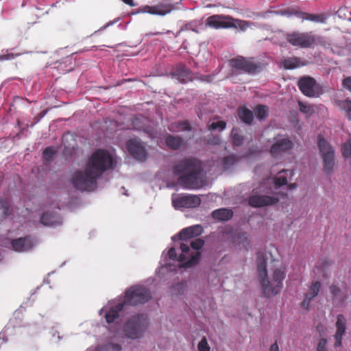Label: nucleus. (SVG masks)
<instances>
[{"instance_id": "obj_1", "label": "nucleus", "mask_w": 351, "mask_h": 351, "mask_svg": "<svg viewBox=\"0 0 351 351\" xmlns=\"http://www.w3.org/2000/svg\"><path fill=\"white\" fill-rule=\"evenodd\" d=\"M257 271L264 294L267 297L278 294L285 278V267L282 263L273 260L270 254L260 253L257 257Z\"/></svg>"}, {"instance_id": "obj_2", "label": "nucleus", "mask_w": 351, "mask_h": 351, "mask_svg": "<svg viewBox=\"0 0 351 351\" xmlns=\"http://www.w3.org/2000/svg\"><path fill=\"white\" fill-rule=\"evenodd\" d=\"M110 164V152L97 149L87 162L84 171L74 173L71 184L81 191H93L97 188V179L107 169Z\"/></svg>"}, {"instance_id": "obj_3", "label": "nucleus", "mask_w": 351, "mask_h": 351, "mask_svg": "<svg viewBox=\"0 0 351 351\" xmlns=\"http://www.w3.org/2000/svg\"><path fill=\"white\" fill-rule=\"evenodd\" d=\"M175 173L180 175V182L187 189H199L206 180L201 163L193 158L186 159L175 167Z\"/></svg>"}, {"instance_id": "obj_4", "label": "nucleus", "mask_w": 351, "mask_h": 351, "mask_svg": "<svg viewBox=\"0 0 351 351\" xmlns=\"http://www.w3.org/2000/svg\"><path fill=\"white\" fill-rule=\"evenodd\" d=\"M288 176H292V172L285 170L281 171L275 178L268 179L266 182L261 186L258 191L255 192V194L250 197V205L253 207H263L276 204L278 201V198L267 195L270 191H272L271 187H269L268 185L272 184L274 188L277 189L278 187L287 184V177Z\"/></svg>"}, {"instance_id": "obj_5", "label": "nucleus", "mask_w": 351, "mask_h": 351, "mask_svg": "<svg viewBox=\"0 0 351 351\" xmlns=\"http://www.w3.org/2000/svg\"><path fill=\"white\" fill-rule=\"evenodd\" d=\"M204 243V241L201 239L192 241L189 244L183 242L180 244L179 254L173 247L169 249L167 254L171 260L179 262L180 267H191L198 263L200 258V253L198 250L202 247Z\"/></svg>"}, {"instance_id": "obj_6", "label": "nucleus", "mask_w": 351, "mask_h": 351, "mask_svg": "<svg viewBox=\"0 0 351 351\" xmlns=\"http://www.w3.org/2000/svg\"><path fill=\"white\" fill-rule=\"evenodd\" d=\"M151 298V294L149 290H147L144 286L135 285L128 289L124 296V300L123 302L118 303L117 304H113V306H116L117 311H120L123 308L124 305H132L135 306L139 304H143L149 301ZM117 313V311H116ZM117 313L114 311L111 310V330L114 328L113 319L115 318Z\"/></svg>"}, {"instance_id": "obj_7", "label": "nucleus", "mask_w": 351, "mask_h": 351, "mask_svg": "<svg viewBox=\"0 0 351 351\" xmlns=\"http://www.w3.org/2000/svg\"><path fill=\"white\" fill-rule=\"evenodd\" d=\"M250 23L246 21L234 19L227 15H213L208 17L206 23L205 27H209L214 29L219 28H237L242 31H245L250 27Z\"/></svg>"}, {"instance_id": "obj_8", "label": "nucleus", "mask_w": 351, "mask_h": 351, "mask_svg": "<svg viewBox=\"0 0 351 351\" xmlns=\"http://www.w3.org/2000/svg\"><path fill=\"white\" fill-rule=\"evenodd\" d=\"M317 145L323 162V170L327 175H330L336 168L334 148L322 136L318 137Z\"/></svg>"}, {"instance_id": "obj_9", "label": "nucleus", "mask_w": 351, "mask_h": 351, "mask_svg": "<svg viewBox=\"0 0 351 351\" xmlns=\"http://www.w3.org/2000/svg\"><path fill=\"white\" fill-rule=\"evenodd\" d=\"M147 326V318L145 315L133 316L125 324V335L130 339H136L143 337Z\"/></svg>"}, {"instance_id": "obj_10", "label": "nucleus", "mask_w": 351, "mask_h": 351, "mask_svg": "<svg viewBox=\"0 0 351 351\" xmlns=\"http://www.w3.org/2000/svg\"><path fill=\"white\" fill-rule=\"evenodd\" d=\"M171 201L176 209L193 208L201 203L199 197L194 195L173 194Z\"/></svg>"}, {"instance_id": "obj_11", "label": "nucleus", "mask_w": 351, "mask_h": 351, "mask_svg": "<svg viewBox=\"0 0 351 351\" xmlns=\"http://www.w3.org/2000/svg\"><path fill=\"white\" fill-rule=\"evenodd\" d=\"M298 86L302 93L308 97H318L322 93L320 86L311 77L301 78Z\"/></svg>"}, {"instance_id": "obj_12", "label": "nucleus", "mask_w": 351, "mask_h": 351, "mask_svg": "<svg viewBox=\"0 0 351 351\" xmlns=\"http://www.w3.org/2000/svg\"><path fill=\"white\" fill-rule=\"evenodd\" d=\"M316 37L311 33L294 32L287 36V41L293 46L302 48L311 47Z\"/></svg>"}, {"instance_id": "obj_13", "label": "nucleus", "mask_w": 351, "mask_h": 351, "mask_svg": "<svg viewBox=\"0 0 351 351\" xmlns=\"http://www.w3.org/2000/svg\"><path fill=\"white\" fill-rule=\"evenodd\" d=\"M128 149L130 154L138 160L144 161L147 158V149L139 139L130 140L128 142Z\"/></svg>"}, {"instance_id": "obj_14", "label": "nucleus", "mask_w": 351, "mask_h": 351, "mask_svg": "<svg viewBox=\"0 0 351 351\" xmlns=\"http://www.w3.org/2000/svg\"><path fill=\"white\" fill-rule=\"evenodd\" d=\"M230 65L236 71L253 73L255 71L256 65L249 60H246L243 57H238L230 60Z\"/></svg>"}, {"instance_id": "obj_15", "label": "nucleus", "mask_w": 351, "mask_h": 351, "mask_svg": "<svg viewBox=\"0 0 351 351\" xmlns=\"http://www.w3.org/2000/svg\"><path fill=\"white\" fill-rule=\"evenodd\" d=\"M173 10H174V6L173 5L165 3L155 6L145 5L140 10L139 12L165 16L170 13Z\"/></svg>"}, {"instance_id": "obj_16", "label": "nucleus", "mask_w": 351, "mask_h": 351, "mask_svg": "<svg viewBox=\"0 0 351 351\" xmlns=\"http://www.w3.org/2000/svg\"><path fill=\"white\" fill-rule=\"evenodd\" d=\"M11 245L14 251L21 252L31 250L34 246V242L30 236H26L13 239Z\"/></svg>"}, {"instance_id": "obj_17", "label": "nucleus", "mask_w": 351, "mask_h": 351, "mask_svg": "<svg viewBox=\"0 0 351 351\" xmlns=\"http://www.w3.org/2000/svg\"><path fill=\"white\" fill-rule=\"evenodd\" d=\"M346 319L344 317V316L342 315H339L337 316V320L335 324L337 331L335 335V346L336 347H339L341 346V338L346 331Z\"/></svg>"}, {"instance_id": "obj_18", "label": "nucleus", "mask_w": 351, "mask_h": 351, "mask_svg": "<svg viewBox=\"0 0 351 351\" xmlns=\"http://www.w3.org/2000/svg\"><path fill=\"white\" fill-rule=\"evenodd\" d=\"M293 146L292 142L285 138H279L272 145L270 152L272 154H278V153L290 149Z\"/></svg>"}, {"instance_id": "obj_19", "label": "nucleus", "mask_w": 351, "mask_h": 351, "mask_svg": "<svg viewBox=\"0 0 351 351\" xmlns=\"http://www.w3.org/2000/svg\"><path fill=\"white\" fill-rule=\"evenodd\" d=\"M203 232L201 225H194L182 230L180 232V239L188 240L192 237L200 235Z\"/></svg>"}, {"instance_id": "obj_20", "label": "nucleus", "mask_w": 351, "mask_h": 351, "mask_svg": "<svg viewBox=\"0 0 351 351\" xmlns=\"http://www.w3.org/2000/svg\"><path fill=\"white\" fill-rule=\"evenodd\" d=\"M281 15L291 16L292 14H295L298 17L302 19V20H308L311 21L316 22V23H324L325 18L322 15H314V14H308L302 12H295L294 13L290 12H280Z\"/></svg>"}, {"instance_id": "obj_21", "label": "nucleus", "mask_w": 351, "mask_h": 351, "mask_svg": "<svg viewBox=\"0 0 351 351\" xmlns=\"http://www.w3.org/2000/svg\"><path fill=\"white\" fill-rule=\"evenodd\" d=\"M321 285L319 282H315L312 284L309 290L306 294L305 300L302 302L303 308L308 309L309 307L310 301L316 297L319 291Z\"/></svg>"}, {"instance_id": "obj_22", "label": "nucleus", "mask_w": 351, "mask_h": 351, "mask_svg": "<svg viewBox=\"0 0 351 351\" xmlns=\"http://www.w3.org/2000/svg\"><path fill=\"white\" fill-rule=\"evenodd\" d=\"M173 73L180 82L183 83L192 79L190 71L182 64L178 65L173 71Z\"/></svg>"}, {"instance_id": "obj_23", "label": "nucleus", "mask_w": 351, "mask_h": 351, "mask_svg": "<svg viewBox=\"0 0 351 351\" xmlns=\"http://www.w3.org/2000/svg\"><path fill=\"white\" fill-rule=\"evenodd\" d=\"M40 223L44 226H53L60 223V216L53 212L44 213L40 217Z\"/></svg>"}, {"instance_id": "obj_24", "label": "nucleus", "mask_w": 351, "mask_h": 351, "mask_svg": "<svg viewBox=\"0 0 351 351\" xmlns=\"http://www.w3.org/2000/svg\"><path fill=\"white\" fill-rule=\"evenodd\" d=\"M232 216V210L227 208H220L213 212V218L218 220L226 221L229 219Z\"/></svg>"}, {"instance_id": "obj_25", "label": "nucleus", "mask_w": 351, "mask_h": 351, "mask_svg": "<svg viewBox=\"0 0 351 351\" xmlns=\"http://www.w3.org/2000/svg\"><path fill=\"white\" fill-rule=\"evenodd\" d=\"M166 145L171 149H178L183 144V140L178 136L168 135L165 138Z\"/></svg>"}, {"instance_id": "obj_26", "label": "nucleus", "mask_w": 351, "mask_h": 351, "mask_svg": "<svg viewBox=\"0 0 351 351\" xmlns=\"http://www.w3.org/2000/svg\"><path fill=\"white\" fill-rule=\"evenodd\" d=\"M337 106L344 113L345 116L348 119H351V101L348 99L338 101Z\"/></svg>"}, {"instance_id": "obj_27", "label": "nucleus", "mask_w": 351, "mask_h": 351, "mask_svg": "<svg viewBox=\"0 0 351 351\" xmlns=\"http://www.w3.org/2000/svg\"><path fill=\"white\" fill-rule=\"evenodd\" d=\"M1 203V209L2 210V216L4 218H6L13 213V208L12 205L9 202L8 200L1 199L0 201Z\"/></svg>"}, {"instance_id": "obj_28", "label": "nucleus", "mask_w": 351, "mask_h": 351, "mask_svg": "<svg viewBox=\"0 0 351 351\" xmlns=\"http://www.w3.org/2000/svg\"><path fill=\"white\" fill-rule=\"evenodd\" d=\"M239 118L246 123H250L253 119V114L252 111L245 108H241L239 111Z\"/></svg>"}, {"instance_id": "obj_29", "label": "nucleus", "mask_w": 351, "mask_h": 351, "mask_svg": "<svg viewBox=\"0 0 351 351\" xmlns=\"http://www.w3.org/2000/svg\"><path fill=\"white\" fill-rule=\"evenodd\" d=\"M205 28V25L203 23L198 21H194L187 24L185 26V29L189 30H192L195 32L199 33L201 31L204 30Z\"/></svg>"}, {"instance_id": "obj_30", "label": "nucleus", "mask_w": 351, "mask_h": 351, "mask_svg": "<svg viewBox=\"0 0 351 351\" xmlns=\"http://www.w3.org/2000/svg\"><path fill=\"white\" fill-rule=\"evenodd\" d=\"M300 110L306 117H310L315 112V107L306 103H299Z\"/></svg>"}, {"instance_id": "obj_31", "label": "nucleus", "mask_w": 351, "mask_h": 351, "mask_svg": "<svg viewBox=\"0 0 351 351\" xmlns=\"http://www.w3.org/2000/svg\"><path fill=\"white\" fill-rule=\"evenodd\" d=\"M283 64L285 68L287 69H293L300 66V61L298 58H292L284 60Z\"/></svg>"}, {"instance_id": "obj_32", "label": "nucleus", "mask_w": 351, "mask_h": 351, "mask_svg": "<svg viewBox=\"0 0 351 351\" xmlns=\"http://www.w3.org/2000/svg\"><path fill=\"white\" fill-rule=\"evenodd\" d=\"M189 128V124L186 122H178L171 124L169 130L173 132H180Z\"/></svg>"}, {"instance_id": "obj_33", "label": "nucleus", "mask_w": 351, "mask_h": 351, "mask_svg": "<svg viewBox=\"0 0 351 351\" xmlns=\"http://www.w3.org/2000/svg\"><path fill=\"white\" fill-rule=\"evenodd\" d=\"M256 117L261 120L268 114V108L265 106H258L254 110Z\"/></svg>"}, {"instance_id": "obj_34", "label": "nucleus", "mask_w": 351, "mask_h": 351, "mask_svg": "<svg viewBox=\"0 0 351 351\" xmlns=\"http://www.w3.org/2000/svg\"><path fill=\"white\" fill-rule=\"evenodd\" d=\"M342 154L346 159L351 158V138L342 145Z\"/></svg>"}, {"instance_id": "obj_35", "label": "nucleus", "mask_w": 351, "mask_h": 351, "mask_svg": "<svg viewBox=\"0 0 351 351\" xmlns=\"http://www.w3.org/2000/svg\"><path fill=\"white\" fill-rule=\"evenodd\" d=\"M208 130H218L222 131L226 128V123L223 121H219L217 122H213L208 125Z\"/></svg>"}, {"instance_id": "obj_36", "label": "nucleus", "mask_w": 351, "mask_h": 351, "mask_svg": "<svg viewBox=\"0 0 351 351\" xmlns=\"http://www.w3.org/2000/svg\"><path fill=\"white\" fill-rule=\"evenodd\" d=\"M56 154V150L52 147L45 148L43 152L44 160H50Z\"/></svg>"}, {"instance_id": "obj_37", "label": "nucleus", "mask_w": 351, "mask_h": 351, "mask_svg": "<svg viewBox=\"0 0 351 351\" xmlns=\"http://www.w3.org/2000/svg\"><path fill=\"white\" fill-rule=\"evenodd\" d=\"M186 285L184 282L178 283L172 287V293L175 295L182 294L185 291Z\"/></svg>"}, {"instance_id": "obj_38", "label": "nucleus", "mask_w": 351, "mask_h": 351, "mask_svg": "<svg viewBox=\"0 0 351 351\" xmlns=\"http://www.w3.org/2000/svg\"><path fill=\"white\" fill-rule=\"evenodd\" d=\"M232 137L233 143L236 145H239L243 140L241 136L239 134V131L236 129H233L232 131Z\"/></svg>"}, {"instance_id": "obj_39", "label": "nucleus", "mask_w": 351, "mask_h": 351, "mask_svg": "<svg viewBox=\"0 0 351 351\" xmlns=\"http://www.w3.org/2000/svg\"><path fill=\"white\" fill-rule=\"evenodd\" d=\"M197 348L199 351H210V347L208 343V341L206 338H203L197 345Z\"/></svg>"}, {"instance_id": "obj_40", "label": "nucleus", "mask_w": 351, "mask_h": 351, "mask_svg": "<svg viewBox=\"0 0 351 351\" xmlns=\"http://www.w3.org/2000/svg\"><path fill=\"white\" fill-rule=\"evenodd\" d=\"M237 162V159L234 156H230L226 157L223 160L224 168L227 169L232 166Z\"/></svg>"}, {"instance_id": "obj_41", "label": "nucleus", "mask_w": 351, "mask_h": 351, "mask_svg": "<svg viewBox=\"0 0 351 351\" xmlns=\"http://www.w3.org/2000/svg\"><path fill=\"white\" fill-rule=\"evenodd\" d=\"M327 341L325 339H322L319 341L317 344V351H328L326 348Z\"/></svg>"}, {"instance_id": "obj_42", "label": "nucleus", "mask_w": 351, "mask_h": 351, "mask_svg": "<svg viewBox=\"0 0 351 351\" xmlns=\"http://www.w3.org/2000/svg\"><path fill=\"white\" fill-rule=\"evenodd\" d=\"M100 315H102L104 314L106 322L108 324H110V309H108L107 307L103 308L99 311Z\"/></svg>"}, {"instance_id": "obj_43", "label": "nucleus", "mask_w": 351, "mask_h": 351, "mask_svg": "<svg viewBox=\"0 0 351 351\" xmlns=\"http://www.w3.org/2000/svg\"><path fill=\"white\" fill-rule=\"evenodd\" d=\"M343 85L344 88L351 91V77L346 78L343 81Z\"/></svg>"}, {"instance_id": "obj_44", "label": "nucleus", "mask_w": 351, "mask_h": 351, "mask_svg": "<svg viewBox=\"0 0 351 351\" xmlns=\"http://www.w3.org/2000/svg\"><path fill=\"white\" fill-rule=\"evenodd\" d=\"M14 58V55L13 53H8L6 55L0 56V60H10V59H13Z\"/></svg>"}, {"instance_id": "obj_45", "label": "nucleus", "mask_w": 351, "mask_h": 351, "mask_svg": "<svg viewBox=\"0 0 351 351\" xmlns=\"http://www.w3.org/2000/svg\"><path fill=\"white\" fill-rule=\"evenodd\" d=\"M331 293L337 296L339 293L340 292L339 289L335 286H332L330 288Z\"/></svg>"}, {"instance_id": "obj_46", "label": "nucleus", "mask_w": 351, "mask_h": 351, "mask_svg": "<svg viewBox=\"0 0 351 351\" xmlns=\"http://www.w3.org/2000/svg\"><path fill=\"white\" fill-rule=\"evenodd\" d=\"M111 351H121V348L118 344L111 343Z\"/></svg>"}, {"instance_id": "obj_47", "label": "nucleus", "mask_w": 351, "mask_h": 351, "mask_svg": "<svg viewBox=\"0 0 351 351\" xmlns=\"http://www.w3.org/2000/svg\"><path fill=\"white\" fill-rule=\"evenodd\" d=\"M95 351H108V348L107 346H99L95 348Z\"/></svg>"}, {"instance_id": "obj_48", "label": "nucleus", "mask_w": 351, "mask_h": 351, "mask_svg": "<svg viewBox=\"0 0 351 351\" xmlns=\"http://www.w3.org/2000/svg\"><path fill=\"white\" fill-rule=\"evenodd\" d=\"M269 351H280L277 343H274L271 346Z\"/></svg>"}, {"instance_id": "obj_49", "label": "nucleus", "mask_w": 351, "mask_h": 351, "mask_svg": "<svg viewBox=\"0 0 351 351\" xmlns=\"http://www.w3.org/2000/svg\"><path fill=\"white\" fill-rule=\"evenodd\" d=\"M125 4H128L132 7L135 6L133 0H122Z\"/></svg>"}, {"instance_id": "obj_50", "label": "nucleus", "mask_w": 351, "mask_h": 351, "mask_svg": "<svg viewBox=\"0 0 351 351\" xmlns=\"http://www.w3.org/2000/svg\"><path fill=\"white\" fill-rule=\"evenodd\" d=\"M219 142V138L217 137H215L213 140L209 141V143L210 144H217Z\"/></svg>"}, {"instance_id": "obj_51", "label": "nucleus", "mask_w": 351, "mask_h": 351, "mask_svg": "<svg viewBox=\"0 0 351 351\" xmlns=\"http://www.w3.org/2000/svg\"><path fill=\"white\" fill-rule=\"evenodd\" d=\"M212 5L210 4H208L207 5H206V8H210Z\"/></svg>"}, {"instance_id": "obj_52", "label": "nucleus", "mask_w": 351, "mask_h": 351, "mask_svg": "<svg viewBox=\"0 0 351 351\" xmlns=\"http://www.w3.org/2000/svg\"><path fill=\"white\" fill-rule=\"evenodd\" d=\"M110 162H111V166H112V157H111Z\"/></svg>"}]
</instances>
